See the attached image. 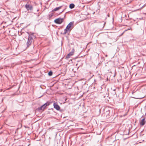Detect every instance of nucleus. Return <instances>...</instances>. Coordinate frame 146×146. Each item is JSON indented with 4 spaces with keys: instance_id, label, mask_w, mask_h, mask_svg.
Listing matches in <instances>:
<instances>
[{
    "instance_id": "1",
    "label": "nucleus",
    "mask_w": 146,
    "mask_h": 146,
    "mask_svg": "<svg viewBox=\"0 0 146 146\" xmlns=\"http://www.w3.org/2000/svg\"><path fill=\"white\" fill-rule=\"evenodd\" d=\"M29 35L27 41L26 43L27 48H28L31 45L33 44L34 40L36 38V36L35 33H34L27 32Z\"/></svg>"
},
{
    "instance_id": "2",
    "label": "nucleus",
    "mask_w": 146,
    "mask_h": 146,
    "mask_svg": "<svg viewBox=\"0 0 146 146\" xmlns=\"http://www.w3.org/2000/svg\"><path fill=\"white\" fill-rule=\"evenodd\" d=\"M74 22H70L67 25L66 29L64 30V33H61V34L63 35H65L66 33H69L72 29L73 28Z\"/></svg>"
},
{
    "instance_id": "3",
    "label": "nucleus",
    "mask_w": 146,
    "mask_h": 146,
    "mask_svg": "<svg viewBox=\"0 0 146 146\" xmlns=\"http://www.w3.org/2000/svg\"><path fill=\"white\" fill-rule=\"evenodd\" d=\"M104 113L102 115L103 116L104 119H105L109 118L111 115V113H110V110H105Z\"/></svg>"
},
{
    "instance_id": "4",
    "label": "nucleus",
    "mask_w": 146,
    "mask_h": 146,
    "mask_svg": "<svg viewBox=\"0 0 146 146\" xmlns=\"http://www.w3.org/2000/svg\"><path fill=\"white\" fill-rule=\"evenodd\" d=\"M25 7L27 11H33V5L31 4V3L28 2L25 5Z\"/></svg>"
},
{
    "instance_id": "5",
    "label": "nucleus",
    "mask_w": 146,
    "mask_h": 146,
    "mask_svg": "<svg viewBox=\"0 0 146 146\" xmlns=\"http://www.w3.org/2000/svg\"><path fill=\"white\" fill-rule=\"evenodd\" d=\"M63 19L58 18L54 20V22L56 24H60L63 22Z\"/></svg>"
},
{
    "instance_id": "6",
    "label": "nucleus",
    "mask_w": 146,
    "mask_h": 146,
    "mask_svg": "<svg viewBox=\"0 0 146 146\" xmlns=\"http://www.w3.org/2000/svg\"><path fill=\"white\" fill-rule=\"evenodd\" d=\"M142 119L140 120V124L141 126H143L146 123V121H145V118L143 117V115L141 117V118H142Z\"/></svg>"
},
{
    "instance_id": "7",
    "label": "nucleus",
    "mask_w": 146,
    "mask_h": 146,
    "mask_svg": "<svg viewBox=\"0 0 146 146\" xmlns=\"http://www.w3.org/2000/svg\"><path fill=\"white\" fill-rule=\"evenodd\" d=\"M74 49L73 48L72 51L70 52L69 54H68L66 56V58L67 59H68L70 57V56H72L74 54Z\"/></svg>"
},
{
    "instance_id": "8",
    "label": "nucleus",
    "mask_w": 146,
    "mask_h": 146,
    "mask_svg": "<svg viewBox=\"0 0 146 146\" xmlns=\"http://www.w3.org/2000/svg\"><path fill=\"white\" fill-rule=\"evenodd\" d=\"M53 106L54 108L57 110H60V107L56 103H54L53 104Z\"/></svg>"
},
{
    "instance_id": "9",
    "label": "nucleus",
    "mask_w": 146,
    "mask_h": 146,
    "mask_svg": "<svg viewBox=\"0 0 146 146\" xmlns=\"http://www.w3.org/2000/svg\"><path fill=\"white\" fill-rule=\"evenodd\" d=\"M50 103H51L50 102L48 101V102H46V103H45L43 105V106H44V109H45L46 107L50 105Z\"/></svg>"
},
{
    "instance_id": "10",
    "label": "nucleus",
    "mask_w": 146,
    "mask_h": 146,
    "mask_svg": "<svg viewBox=\"0 0 146 146\" xmlns=\"http://www.w3.org/2000/svg\"><path fill=\"white\" fill-rule=\"evenodd\" d=\"M62 6H59L58 7H56V8H54L53 10H52V12H53L56 11L58 10H59L60 9L62 8Z\"/></svg>"
},
{
    "instance_id": "11",
    "label": "nucleus",
    "mask_w": 146,
    "mask_h": 146,
    "mask_svg": "<svg viewBox=\"0 0 146 146\" xmlns=\"http://www.w3.org/2000/svg\"><path fill=\"white\" fill-rule=\"evenodd\" d=\"M55 13H50L48 15V16L49 17V18H50L52 17L53 16H56V15H55Z\"/></svg>"
},
{
    "instance_id": "12",
    "label": "nucleus",
    "mask_w": 146,
    "mask_h": 146,
    "mask_svg": "<svg viewBox=\"0 0 146 146\" xmlns=\"http://www.w3.org/2000/svg\"><path fill=\"white\" fill-rule=\"evenodd\" d=\"M75 5L73 3H71L69 5V8L71 9H72L74 8Z\"/></svg>"
},
{
    "instance_id": "13",
    "label": "nucleus",
    "mask_w": 146,
    "mask_h": 146,
    "mask_svg": "<svg viewBox=\"0 0 146 146\" xmlns=\"http://www.w3.org/2000/svg\"><path fill=\"white\" fill-rule=\"evenodd\" d=\"M41 110L42 111V109L41 107H38L36 110V111H37L39 112Z\"/></svg>"
},
{
    "instance_id": "14",
    "label": "nucleus",
    "mask_w": 146,
    "mask_h": 146,
    "mask_svg": "<svg viewBox=\"0 0 146 146\" xmlns=\"http://www.w3.org/2000/svg\"><path fill=\"white\" fill-rule=\"evenodd\" d=\"M53 74V72L52 71H50L48 73V75L49 76H51Z\"/></svg>"
},
{
    "instance_id": "15",
    "label": "nucleus",
    "mask_w": 146,
    "mask_h": 146,
    "mask_svg": "<svg viewBox=\"0 0 146 146\" xmlns=\"http://www.w3.org/2000/svg\"><path fill=\"white\" fill-rule=\"evenodd\" d=\"M111 93L113 95H115L116 94V92H115V89L113 90L112 91Z\"/></svg>"
},
{
    "instance_id": "16",
    "label": "nucleus",
    "mask_w": 146,
    "mask_h": 146,
    "mask_svg": "<svg viewBox=\"0 0 146 146\" xmlns=\"http://www.w3.org/2000/svg\"><path fill=\"white\" fill-rule=\"evenodd\" d=\"M64 11V10H63L60 13L58 14H56V13H55V15H56V16H58V15H59L60 14H61Z\"/></svg>"
},
{
    "instance_id": "17",
    "label": "nucleus",
    "mask_w": 146,
    "mask_h": 146,
    "mask_svg": "<svg viewBox=\"0 0 146 146\" xmlns=\"http://www.w3.org/2000/svg\"><path fill=\"white\" fill-rule=\"evenodd\" d=\"M40 107H41V108H42V111H44V110L45 109L44 108V106H43V105H42Z\"/></svg>"
},
{
    "instance_id": "18",
    "label": "nucleus",
    "mask_w": 146,
    "mask_h": 146,
    "mask_svg": "<svg viewBox=\"0 0 146 146\" xmlns=\"http://www.w3.org/2000/svg\"><path fill=\"white\" fill-rule=\"evenodd\" d=\"M127 31V30H125V31H124L122 33H121V34L120 35V36H121L122 35H123L124 34V32L126 31Z\"/></svg>"
},
{
    "instance_id": "19",
    "label": "nucleus",
    "mask_w": 146,
    "mask_h": 146,
    "mask_svg": "<svg viewBox=\"0 0 146 146\" xmlns=\"http://www.w3.org/2000/svg\"><path fill=\"white\" fill-rule=\"evenodd\" d=\"M103 23H104V24H103L104 26H103V27H104V26L106 24V22H103Z\"/></svg>"
},
{
    "instance_id": "20",
    "label": "nucleus",
    "mask_w": 146,
    "mask_h": 146,
    "mask_svg": "<svg viewBox=\"0 0 146 146\" xmlns=\"http://www.w3.org/2000/svg\"><path fill=\"white\" fill-rule=\"evenodd\" d=\"M105 56L106 57H107L108 56V55H105Z\"/></svg>"
},
{
    "instance_id": "21",
    "label": "nucleus",
    "mask_w": 146,
    "mask_h": 146,
    "mask_svg": "<svg viewBox=\"0 0 146 146\" xmlns=\"http://www.w3.org/2000/svg\"><path fill=\"white\" fill-rule=\"evenodd\" d=\"M99 77H100V78L101 77L100 76V75L99 74Z\"/></svg>"
},
{
    "instance_id": "22",
    "label": "nucleus",
    "mask_w": 146,
    "mask_h": 146,
    "mask_svg": "<svg viewBox=\"0 0 146 146\" xmlns=\"http://www.w3.org/2000/svg\"><path fill=\"white\" fill-rule=\"evenodd\" d=\"M39 10V9H38V10H37V11H38Z\"/></svg>"
},
{
    "instance_id": "23",
    "label": "nucleus",
    "mask_w": 146,
    "mask_h": 146,
    "mask_svg": "<svg viewBox=\"0 0 146 146\" xmlns=\"http://www.w3.org/2000/svg\"><path fill=\"white\" fill-rule=\"evenodd\" d=\"M108 16H109V15H108Z\"/></svg>"
}]
</instances>
